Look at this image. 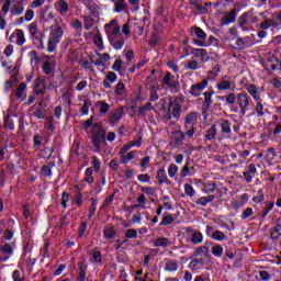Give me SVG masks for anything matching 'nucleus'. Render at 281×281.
<instances>
[{
  "mask_svg": "<svg viewBox=\"0 0 281 281\" xmlns=\"http://www.w3.org/2000/svg\"><path fill=\"white\" fill-rule=\"evenodd\" d=\"M115 234H117V232H115V227L113 226H105L103 229V236L108 240H111V238H115Z\"/></svg>",
  "mask_w": 281,
  "mask_h": 281,
  "instance_id": "nucleus-34",
  "label": "nucleus"
},
{
  "mask_svg": "<svg viewBox=\"0 0 281 281\" xmlns=\"http://www.w3.org/2000/svg\"><path fill=\"white\" fill-rule=\"evenodd\" d=\"M216 133H217L216 125H212V126L206 131L205 139H206L207 142H211V139H214V138L216 137Z\"/></svg>",
  "mask_w": 281,
  "mask_h": 281,
  "instance_id": "nucleus-40",
  "label": "nucleus"
},
{
  "mask_svg": "<svg viewBox=\"0 0 281 281\" xmlns=\"http://www.w3.org/2000/svg\"><path fill=\"white\" fill-rule=\"evenodd\" d=\"M52 168H54V164H48L42 167V175L44 177H52Z\"/></svg>",
  "mask_w": 281,
  "mask_h": 281,
  "instance_id": "nucleus-53",
  "label": "nucleus"
},
{
  "mask_svg": "<svg viewBox=\"0 0 281 281\" xmlns=\"http://www.w3.org/2000/svg\"><path fill=\"white\" fill-rule=\"evenodd\" d=\"M157 91H159V87H157V85H151L149 87V101L150 102H157V100H159V94H157Z\"/></svg>",
  "mask_w": 281,
  "mask_h": 281,
  "instance_id": "nucleus-30",
  "label": "nucleus"
},
{
  "mask_svg": "<svg viewBox=\"0 0 281 281\" xmlns=\"http://www.w3.org/2000/svg\"><path fill=\"white\" fill-rule=\"evenodd\" d=\"M261 23L259 24V30H261L258 33V36H267V30L269 27H273V20L272 18H269V11H265L259 13Z\"/></svg>",
  "mask_w": 281,
  "mask_h": 281,
  "instance_id": "nucleus-5",
  "label": "nucleus"
},
{
  "mask_svg": "<svg viewBox=\"0 0 281 281\" xmlns=\"http://www.w3.org/2000/svg\"><path fill=\"white\" fill-rule=\"evenodd\" d=\"M104 30L108 36H117V34H124L125 36H128V34H131V24L125 23L120 30V24H117V19H114L110 23L104 25Z\"/></svg>",
  "mask_w": 281,
  "mask_h": 281,
  "instance_id": "nucleus-4",
  "label": "nucleus"
},
{
  "mask_svg": "<svg viewBox=\"0 0 281 281\" xmlns=\"http://www.w3.org/2000/svg\"><path fill=\"white\" fill-rule=\"evenodd\" d=\"M56 67V61L53 58H48L44 65L42 66V71L49 76V74L54 72V68Z\"/></svg>",
  "mask_w": 281,
  "mask_h": 281,
  "instance_id": "nucleus-22",
  "label": "nucleus"
},
{
  "mask_svg": "<svg viewBox=\"0 0 281 281\" xmlns=\"http://www.w3.org/2000/svg\"><path fill=\"white\" fill-rule=\"evenodd\" d=\"M273 117L274 120L272 121V123L274 124V128L272 131V135L274 137H278V135H280L281 133V114L274 115Z\"/></svg>",
  "mask_w": 281,
  "mask_h": 281,
  "instance_id": "nucleus-27",
  "label": "nucleus"
},
{
  "mask_svg": "<svg viewBox=\"0 0 281 281\" xmlns=\"http://www.w3.org/2000/svg\"><path fill=\"white\" fill-rule=\"evenodd\" d=\"M184 192L187 194V196H194V194H196V190H194V187H192V184L186 183L184 184Z\"/></svg>",
  "mask_w": 281,
  "mask_h": 281,
  "instance_id": "nucleus-52",
  "label": "nucleus"
},
{
  "mask_svg": "<svg viewBox=\"0 0 281 281\" xmlns=\"http://www.w3.org/2000/svg\"><path fill=\"white\" fill-rule=\"evenodd\" d=\"M257 172H258V169H256V165L250 164L248 167H246V171L244 172V178L247 181V183H251Z\"/></svg>",
  "mask_w": 281,
  "mask_h": 281,
  "instance_id": "nucleus-12",
  "label": "nucleus"
},
{
  "mask_svg": "<svg viewBox=\"0 0 281 281\" xmlns=\"http://www.w3.org/2000/svg\"><path fill=\"white\" fill-rule=\"evenodd\" d=\"M83 181L86 183H93V169L87 168L83 176Z\"/></svg>",
  "mask_w": 281,
  "mask_h": 281,
  "instance_id": "nucleus-45",
  "label": "nucleus"
},
{
  "mask_svg": "<svg viewBox=\"0 0 281 281\" xmlns=\"http://www.w3.org/2000/svg\"><path fill=\"white\" fill-rule=\"evenodd\" d=\"M114 3V12L126 10V0H112Z\"/></svg>",
  "mask_w": 281,
  "mask_h": 281,
  "instance_id": "nucleus-37",
  "label": "nucleus"
},
{
  "mask_svg": "<svg viewBox=\"0 0 281 281\" xmlns=\"http://www.w3.org/2000/svg\"><path fill=\"white\" fill-rule=\"evenodd\" d=\"M251 105V97L247 92H241L237 94V106H239L240 114L245 115L249 111Z\"/></svg>",
  "mask_w": 281,
  "mask_h": 281,
  "instance_id": "nucleus-7",
  "label": "nucleus"
},
{
  "mask_svg": "<svg viewBox=\"0 0 281 281\" xmlns=\"http://www.w3.org/2000/svg\"><path fill=\"white\" fill-rule=\"evenodd\" d=\"M165 271H179V261L176 259H165Z\"/></svg>",
  "mask_w": 281,
  "mask_h": 281,
  "instance_id": "nucleus-21",
  "label": "nucleus"
},
{
  "mask_svg": "<svg viewBox=\"0 0 281 281\" xmlns=\"http://www.w3.org/2000/svg\"><path fill=\"white\" fill-rule=\"evenodd\" d=\"M234 21H236V10H232L223 16L222 25H229V23H234Z\"/></svg>",
  "mask_w": 281,
  "mask_h": 281,
  "instance_id": "nucleus-28",
  "label": "nucleus"
},
{
  "mask_svg": "<svg viewBox=\"0 0 281 281\" xmlns=\"http://www.w3.org/2000/svg\"><path fill=\"white\" fill-rule=\"evenodd\" d=\"M183 139H186V134H183V132H172V144H175V146H181V144H183Z\"/></svg>",
  "mask_w": 281,
  "mask_h": 281,
  "instance_id": "nucleus-24",
  "label": "nucleus"
},
{
  "mask_svg": "<svg viewBox=\"0 0 281 281\" xmlns=\"http://www.w3.org/2000/svg\"><path fill=\"white\" fill-rule=\"evenodd\" d=\"M137 156V150H132L126 155L121 156V164H130Z\"/></svg>",
  "mask_w": 281,
  "mask_h": 281,
  "instance_id": "nucleus-33",
  "label": "nucleus"
},
{
  "mask_svg": "<svg viewBox=\"0 0 281 281\" xmlns=\"http://www.w3.org/2000/svg\"><path fill=\"white\" fill-rule=\"evenodd\" d=\"M271 238L273 240H279L281 236V225H276L270 231Z\"/></svg>",
  "mask_w": 281,
  "mask_h": 281,
  "instance_id": "nucleus-39",
  "label": "nucleus"
},
{
  "mask_svg": "<svg viewBox=\"0 0 281 281\" xmlns=\"http://www.w3.org/2000/svg\"><path fill=\"white\" fill-rule=\"evenodd\" d=\"M211 238L213 240H217L218 243H223V240H227V235L221 231H215Z\"/></svg>",
  "mask_w": 281,
  "mask_h": 281,
  "instance_id": "nucleus-42",
  "label": "nucleus"
},
{
  "mask_svg": "<svg viewBox=\"0 0 281 281\" xmlns=\"http://www.w3.org/2000/svg\"><path fill=\"white\" fill-rule=\"evenodd\" d=\"M33 115L34 117H37V120H45V117H47V113L42 109H36Z\"/></svg>",
  "mask_w": 281,
  "mask_h": 281,
  "instance_id": "nucleus-59",
  "label": "nucleus"
},
{
  "mask_svg": "<svg viewBox=\"0 0 281 281\" xmlns=\"http://www.w3.org/2000/svg\"><path fill=\"white\" fill-rule=\"evenodd\" d=\"M12 280L13 281H25V274H23L19 270H14L12 272Z\"/></svg>",
  "mask_w": 281,
  "mask_h": 281,
  "instance_id": "nucleus-56",
  "label": "nucleus"
},
{
  "mask_svg": "<svg viewBox=\"0 0 281 281\" xmlns=\"http://www.w3.org/2000/svg\"><path fill=\"white\" fill-rule=\"evenodd\" d=\"M237 97L236 93L231 92L228 93L225 98H226V104H236L237 102Z\"/></svg>",
  "mask_w": 281,
  "mask_h": 281,
  "instance_id": "nucleus-58",
  "label": "nucleus"
},
{
  "mask_svg": "<svg viewBox=\"0 0 281 281\" xmlns=\"http://www.w3.org/2000/svg\"><path fill=\"white\" fill-rule=\"evenodd\" d=\"M166 99H160L158 102L159 111H165L162 115L164 122H170L172 117L179 119L181 117V106H183V98L176 97L168 102V108L166 110Z\"/></svg>",
  "mask_w": 281,
  "mask_h": 281,
  "instance_id": "nucleus-1",
  "label": "nucleus"
},
{
  "mask_svg": "<svg viewBox=\"0 0 281 281\" xmlns=\"http://www.w3.org/2000/svg\"><path fill=\"white\" fill-rule=\"evenodd\" d=\"M117 81V75L113 71H109L103 79L104 89H111L112 85Z\"/></svg>",
  "mask_w": 281,
  "mask_h": 281,
  "instance_id": "nucleus-13",
  "label": "nucleus"
},
{
  "mask_svg": "<svg viewBox=\"0 0 281 281\" xmlns=\"http://www.w3.org/2000/svg\"><path fill=\"white\" fill-rule=\"evenodd\" d=\"M110 43L112 47H114V49H121L122 47H124V38L120 36L110 37Z\"/></svg>",
  "mask_w": 281,
  "mask_h": 281,
  "instance_id": "nucleus-29",
  "label": "nucleus"
},
{
  "mask_svg": "<svg viewBox=\"0 0 281 281\" xmlns=\"http://www.w3.org/2000/svg\"><path fill=\"white\" fill-rule=\"evenodd\" d=\"M151 247H160L161 249H166V247H170L172 241L168 239V237H158L150 241Z\"/></svg>",
  "mask_w": 281,
  "mask_h": 281,
  "instance_id": "nucleus-11",
  "label": "nucleus"
},
{
  "mask_svg": "<svg viewBox=\"0 0 281 281\" xmlns=\"http://www.w3.org/2000/svg\"><path fill=\"white\" fill-rule=\"evenodd\" d=\"M211 252L213 254V256H215V258H221V256H223V246H221L220 244H215L214 246H212Z\"/></svg>",
  "mask_w": 281,
  "mask_h": 281,
  "instance_id": "nucleus-44",
  "label": "nucleus"
},
{
  "mask_svg": "<svg viewBox=\"0 0 281 281\" xmlns=\"http://www.w3.org/2000/svg\"><path fill=\"white\" fill-rule=\"evenodd\" d=\"M191 5L194 10H198V12H200L201 14H205L207 12V7L212 5V3L205 2L203 5L200 0H191Z\"/></svg>",
  "mask_w": 281,
  "mask_h": 281,
  "instance_id": "nucleus-17",
  "label": "nucleus"
},
{
  "mask_svg": "<svg viewBox=\"0 0 281 281\" xmlns=\"http://www.w3.org/2000/svg\"><path fill=\"white\" fill-rule=\"evenodd\" d=\"M246 91H248L249 95L254 98L257 102H260V89L256 87V85H246Z\"/></svg>",
  "mask_w": 281,
  "mask_h": 281,
  "instance_id": "nucleus-14",
  "label": "nucleus"
},
{
  "mask_svg": "<svg viewBox=\"0 0 281 281\" xmlns=\"http://www.w3.org/2000/svg\"><path fill=\"white\" fill-rule=\"evenodd\" d=\"M34 19V10L27 9L24 13L23 18H19V23H23V21L30 22L33 21Z\"/></svg>",
  "mask_w": 281,
  "mask_h": 281,
  "instance_id": "nucleus-38",
  "label": "nucleus"
},
{
  "mask_svg": "<svg viewBox=\"0 0 281 281\" xmlns=\"http://www.w3.org/2000/svg\"><path fill=\"white\" fill-rule=\"evenodd\" d=\"M233 41L235 43H237V47H239V49H245V47H249V44L245 43V40H243V37H233Z\"/></svg>",
  "mask_w": 281,
  "mask_h": 281,
  "instance_id": "nucleus-54",
  "label": "nucleus"
},
{
  "mask_svg": "<svg viewBox=\"0 0 281 281\" xmlns=\"http://www.w3.org/2000/svg\"><path fill=\"white\" fill-rule=\"evenodd\" d=\"M271 19L273 21V27H276V30H281V12L274 13Z\"/></svg>",
  "mask_w": 281,
  "mask_h": 281,
  "instance_id": "nucleus-47",
  "label": "nucleus"
},
{
  "mask_svg": "<svg viewBox=\"0 0 281 281\" xmlns=\"http://www.w3.org/2000/svg\"><path fill=\"white\" fill-rule=\"evenodd\" d=\"M212 102H214L212 100V92H204V104H205V106H207V108L212 106Z\"/></svg>",
  "mask_w": 281,
  "mask_h": 281,
  "instance_id": "nucleus-63",
  "label": "nucleus"
},
{
  "mask_svg": "<svg viewBox=\"0 0 281 281\" xmlns=\"http://www.w3.org/2000/svg\"><path fill=\"white\" fill-rule=\"evenodd\" d=\"M90 60L95 67H102L104 69V63L99 57L98 53L90 55Z\"/></svg>",
  "mask_w": 281,
  "mask_h": 281,
  "instance_id": "nucleus-43",
  "label": "nucleus"
},
{
  "mask_svg": "<svg viewBox=\"0 0 281 281\" xmlns=\"http://www.w3.org/2000/svg\"><path fill=\"white\" fill-rule=\"evenodd\" d=\"M115 93H116V95H124L126 93V86H124V82L120 81L116 85Z\"/></svg>",
  "mask_w": 281,
  "mask_h": 281,
  "instance_id": "nucleus-50",
  "label": "nucleus"
},
{
  "mask_svg": "<svg viewBox=\"0 0 281 281\" xmlns=\"http://www.w3.org/2000/svg\"><path fill=\"white\" fill-rule=\"evenodd\" d=\"M60 43V38L57 36H52L48 40V52H54L56 49V45Z\"/></svg>",
  "mask_w": 281,
  "mask_h": 281,
  "instance_id": "nucleus-41",
  "label": "nucleus"
},
{
  "mask_svg": "<svg viewBox=\"0 0 281 281\" xmlns=\"http://www.w3.org/2000/svg\"><path fill=\"white\" fill-rule=\"evenodd\" d=\"M214 199H216V195L209 194V195H203L196 199L195 203L196 205H201V207H206L209 203H213Z\"/></svg>",
  "mask_w": 281,
  "mask_h": 281,
  "instance_id": "nucleus-18",
  "label": "nucleus"
},
{
  "mask_svg": "<svg viewBox=\"0 0 281 281\" xmlns=\"http://www.w3.org/2000/svg\"><path fill=\"white\" fill-rule=\"evenodd\" d=\"M196 120H199V113L190 112L187 114L184 120L186 127L188 128V126H194V124H196Z\"/></svg>",
  "mask_w": 281,
  "mask_h": 281,
  "instance_id": "nucleus-26",
  "label": "nucleus"
},
{
  "mask_svg": "<svg viewBox=\"0 0 281 281\" xmlns=\"http://www.w3.org/2000/svg\"><path fill=\"white\" fill-rule=\"evenodd\" d=\"M167 172L169 175V178L173 179L175 175H177V172H179V167L175 164H170L167 169Z\"/></svg>",
  "mask_w": 281,
  "mask_h": 281,
  "instance_id": "nucleus-49",
  "label": "nucleus"
},
{
  "mask_svg": "<svg viewBox=\"0 0 281 281\" xmlns=\"http://www.w3.org/2000/svg\"><path fill=\"white\" fill-rule=\"evenodd\" d=\"M90 106H91V101L89 99H86L83 101V105L81 108L82 115H88L89 114Z\"/></svg>",
  "mask_w": 281,
  "mask_h": 281,
  "instance_id": "nucleus-60",
  "label": "nucleus"
},
{
  "mask_svg": "<svg viewBox=\"0 0 281 281\" xmlns=\"http://www.w3.org/2000/svg\"><path fill=\"white\" fill-rule=\"evenodd\" d=\"M47 89V86L45 85V80L37 78L34 83V91L38 95H45V91Z\"/></svg>",
  "mask_w": 281,
  "mask_h": 281,
  "instance_id": "nucleus-16",
  "label": "nucleus"
},
{
  "mask_svg": "<svg viewBox=\"0 0 281 281\" xmlns=\"http://www.w3.org/2000/svg\"><path fill=\"white\" fill-rule=\"evenodd\" d=\"M27 89V85L24 82L20 83L16 91H15V98L19 100H25V90Z\"/></svg>",
  "mask_w": 281,
  "mask_h": 281,
  "instance_id": "nucleus-31",
  "label": "nucleus"
},
{
  "mask_svg": "<svg viewBox=\"0 0 281 281\" xmlns=\"http://www.w3.org/2000/svg\"><path fill=\"white\" fill-rule=\"evenodd\" d=\"M207 89V79L202 80L201 82L194 83L191 86L189 93L193 95V98H199L203 91Z\"/></svg>",
  "mask_w": 281,
  "mask_h": 281,
  "instance_id": "nucleus-9",
  "label": "nucleus"
},
{
  "mask_svg": "<svg viewBox=\"0 0 281 281\" xmlns=\"http://www.w3.org/2000/svg\"><path fill=\"white\" fill-rule=\"evenodd\" d=\"M232 85H234V82L227 79V77H224L216 83V89H218V91H229Z\"/></svg>",
  "mask_w": 281,
  "mask_h": 281,
  "instance_id": "nucleus-15",
  "label": "nucleus"
},
{
  "mask_svg": "<svg viewBox=\"0 0 281 281\" xmlns=\"http://www.w3.org/2000/svg\"><path fill=\"white\" fill-rule=\"evenodd\" d=\"M156 179H158V183L160 186H164V183H168V175H166V169H159L157 171V177Z\"/></svg>",
  "mask_w": 281,
  "mask_h": 281,
  "instance_id": "nucleus-35",
  "label": "nucleus"
},
{
  "mask_svg": "<svg viewBox=\"0 0 281 281\" xmlns=\"http://www.w3.org/2000/svg\"><path fill=\"white\" fill-rule=\"evenodd\" d=\"M55 10L59 12V14H67L69 12V4L65 0H57L55 2Z\"/></svg>",
  "mask_w": 281,
  "mask_h": 281,
  "instance_id": "nucleus-20",
  "label": "nucleus"
},
{
  "mask_svg": "<svg viewBox=\"0 0 281 281\" xmlns=\"http://www.w3.org/2000/svg\"><path fill=\"white\" fill-rule=\"evenodd\" d=\"M122 117H124V109L117 108L109 113L108 120L110 124H117Z\"/></svg>",
  "mask_w": 281,
  "mask_h": 281,
  "instance_id": "nucleus-10",
  "label": "nucleus"
},
{
  "mask_svg": "<svg viewBox=\"0 0 281 281\" xmlns=\"http://www.w3.org/2000/svg\"><path fill=\"white\" fill-rule=\"evenodd\" d=\"M221 133L224 135H229L232 133V122L228 120L222 119L218 121Z\"/></svg>",
  "mask_w": 281,
  "mask_h": 281,
  "instance_id": "nucleus-23",
  "label": "nucleus"
},
{
  "mask_svg": "<svg viewBox=\"0 0 281 281\" xmlns=\"http://www.w3.org/2000/svg\"><path fill=\"white\" fill-rule=\"evenodd\" d=\"M29 58L31 60V65H38V56L36 55V50H31L29 53Z\"/></svg>",
  "mask_w": 281,
  "mask_h": 281,
  "instance_id": "nucleus-62",
  "label": "nucleus"
},
{
  "mask_svg": "<svg viewBox=\"0 0 281 281\" xmlns=\"http://www.w3.org/2000/svg\"><path fill=\"white\" fill-rule=\"evenodd\" d=\"M92 26H93V19H91V16H83L85 30H91Z\"/></svg>",
  "mask_w": 281,
  "mask_h": 281,
  "instance_id": "nucleus-61",
  "label": "nucleus"
},
{
  "mask_svg": "<svg viewBox=\"0 0 281 281\" xmlns=\"http://www.w3.org/2000/svg\"><path fill=\"white\" fill-rule=\"evenodd\" d=\"M191 271H201L203 269V258L193 259L188 265Z\"/></svg>",
  "mask_w": 281,
  "mask_h": 281,
  "instance_id": "nucleus-25",
  "label": "nucleus"
},
{
  "mask_svg": "<svg viewBox=\"0 0 281 281\" xmlns=\"http://www.w3.org/2000/svg\"><path fill=\"white\" fill-rule=\"evenodd\" d=\"M23 3H25V0H5L2 4L0 16H7L8 12H10L11 16H21L25 12Z\"/></svg>",
  "mask_w": 281,
  "mask_h": 281,
  "instance_id": "nucleus-3",
  "label": "nucleus"
},
{
  "mask_svg": "<svg viewBox=\"0 0 281 281\" xmlns=\"http://www.w3.org/2000/svg\"><path fill=\"white\" fill-rule=\"evenodd\" d=\"M98 106L102 115H105V113H109V109H111V106L109 105V103H106V101H99Z\"/></svg>",
  "mask_w": 281,
  "mask_h": 281,
  "instance_id": "nucleus-46",
  "label": "nucleus"
},
{
  "mask_svg": "<svg viewBox=\"0 0 281 281\" xmlns=\"http://www.w3.org/2000/svg\"><path fill=\"white\" fill-rule=\"evenodd\" d=\"M65 30H67V25L65 24L56 25L53 36H63V34H65Z\"/></svg>",
  "mask_w": 281,
  "mask_h": 281,
  "instance_id": "nucleus-48",
  "label": "nucleus"
},
{
  "mask_svg": "<svg viewBox=\"0 0 281 281\" xmlns=\"http://www.w3.org/2000/svg\"><path fill=\"white\" fill-rule=\"evenodd\" d=\"M203 187L205 194H212L218 190V184H216V182H206Z\"/></svg>",
  "mask_w": 281,
  "mask_h": 281,
  "instance_id": "nucleus-32",
  "label": "nucleus"
},
{
  "mask_svg": "<svg viewBox=\"0 0 281 281\" xmlns=\"http://www.w3.org/2000/svg\"><path fill=\"white\" fill-rule=\"evenodd\" d=\"M125 238H137V229L130 228L125 232Z\"/></svg>",
  "mask_w": 281,
  "mask_h": 281,
  "instance_id": "nucleus-64",
  "label": "nucleus"
},
{
  "mask_svg": "<svg viewBox=\"0 0 281 281\" xmlns=\"http://www.w3.org/2000/svg\"><path fill=\"white\" fill-rule=\"evenodd\" d=\"M187 243L192 245H201L203 243V233L195 231L192 227L186 228Z\"/></svg>",
  "mask_w": 281,
  "mask_h": 281,
  "instance_id": "nucleus-8",
  "label": "nucleus"
},
{
  "mask_svg": "<svg viewBox=\"0 0 281 281\" xmlns=\"http://www.w3.org/2000/svg\"><path fill=\"white\" fill-rule=\"evenodd\" d=\"M45 5V0H33L30 2L29 8L36 10V8H43Z\"/></svg>",
  "mask_w": 281,
  "mask_h": 281,
  "instance_id": "nucleus-55",
  "label": "nucleus"
},
{
  "mask_svg": "<svg viewBox=\"0 0 281 281\" xmlns=\"http://www.w3.org/2000/svg\"><path fill=\"white\" fill-rule=\"evenodd\" d=\"M0 251L3 254L4 257L1 258L2 262L8 261L10 256L14 254V250L12 249V245L10 244H4L0 247Z\"/></svg>",
  "mask_w": 281,
  "mask_h": 281,
  "instance_id": "nucleus-19",
  "label": "nucleus"
},
{
  "mask_svg": "<svg viewBox=\"0 0 281 281\" xmlns=\"http://www.w3.org/2000/svg\"><path fill=\"white\" fill-rule=\"evenodd\" d=\"M193 43L199 47H207V45H210L209 42H205V36H199L198 38H193Z\"/></svg>",
  "mask_w": 281,
  "mask_h": 281,
  "instance_id": "nucleus-51",
  "label": "nucleus"
},
{
  "mask_svg": "<svg viewBox=\"0 0 281 281\" xmlns=\"http://www.w3.org/2000/svg\"><path fill=\"white\" fill-rule=\"evenodd\" d=\"M162 89H170L171 91H179V80L170 72H166L161 79Z\"/></svg>",
  "mask_w": 281,
  "mask_h": 281,
  "instance_id": "nucleus-6",
  "label": "nucleus"
},
{
  "mask_svg": "<svg viewBox=\"0 0 281 281\" xmlns=\"http://www.w3.org/2000/svg\"><path fill=\"white\" fill-rule=\"evenodd\" d=\"M154 110H155V106H153V103H146L145 105L139 108L138 115H140V117H146V115H148V111H154Z\"/></svg>",
  "mask_w": 281,
  "mask_h": 281,
  "instance_id": "nucleus-36",
  "label": "nucleus"
},
{
  "mask_svg": "<svg viewBox=\"0 0 281 281\" xmlns=\"http://www.w3.org/2000/svg\"><path fill=\"white\" fill-rule=\"evenodd\" d=\"M91 144L93 153H101L102 148L106 146V132L100 124L92 126Z\"/></svg>",
  "mask_w": 281,
  "mask_h": 281,
  "instance_id": "nucleus-2",
  "label": "nucleus"
},
{
  "mask_svg": "<svg viewBox=\"0 0 281 281\" xmlns=\"http://www.w3.org/2000/svg\"><path fill=\"white\" fill-rule=\"evenodd\" d=\"M191 36H205V32L201 30V27L193 26L190 30Z\"/></svg>",
  "mask_w": 281,
  "mask_h": 281,
  "instance_id": "nucleus-57",
  "label": "nucleus"
}]
</instances>
